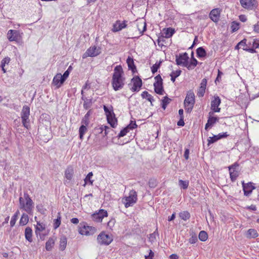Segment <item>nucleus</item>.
<instances>
[{
    "mask_svg": "<svg viewBox=\"0 0 259 259\" xmlns=\"http://www.w3.org/2000/svg\"><path fill=\"white\" fill-rule=\"evenodd\" d=\"M125 78L123 76V71L120 65L116 66L114 69L112 78V85L113 89L118 91L123 88L124 85Z\"/></svg>",
    "mask_w": 259,
    "mask_h": 259,
    "instance_id": "obj_1",
    "label": "nucleus"
},
{
    "mask_svg": "<svg viewBox=\"0 0 259 259\" xmlns=\"http://www.w3.org/2000/svg\"><path fill=\"white\" fill-rule=\"evenodd\" d=\"M20 208L22 209L28 214H32L34 208V203L27 193L24 194V197L19 198Z\"/></svg>",
    "mask_w": 259,
    "mask_h": 259,
    "instance_id": "obj_2",
    "label": "nucleus"
},
{
    "mask_svg": "<svg viewBox=\"0 0 259 259\" xmlns=\"http://www.w3.org/2000/svg\"><path fill=\"white\" fill-rule=\"evenodd\" d=\"M137 193L134 190H132L130 191L128 196L123 197L122 199L124 206L127 208L130 206H133L137 201Z\"/></svg>",
    "mask_w": 259,
    "mask_h": 259,
    "instance_id": "obj_3",
    "label": "nucleus"
},
{
    "mask_svg": "<svg viewBox=\"0 0 259 259\" xmlns=\"http://www.w3.org/2000/svg\"><path fill=\"white\" fill-rule=\"evenodd\" d=\"M97 231L95 227L89 226L86 223H80L78 226V232L82 235L90 236L94 234Z\"/></svg>",
    "mask_w": 259,
    "mask_h": 259,
    "instance_id": "obj_4",
    "label": "nucleus"
},
{
    "mask_svg": "<svg viewBox=\"0 0 259 259\" xmlns=\"http://www.w3.org/2000/svg\"><path fill=\"white\" fill-rule=\"evenodd\" d=\"M30 115V108L26 105L23 107L21 112V117L22 118V123L23 125L27 129L30 128V120L29 119Z\"/></svg>",
    "mask_w": 259,
    "mask_h": 259,
    "instance_id": "obj_5",
    "label": "nucleus"
},
{
    "mask_svg": "<svg viewBox=\"0 0 259 259\" xmlns=\"http://www.w3.org/2000/svg\"><path fill=\"white\" fill-rule=\"evenodd\" d=\"M112 240V237L104 232H101L97 237V241L101 245H109Z\"/></svg>",
    "mask_w": 259,
    "mask_h": 259,
    "instance_id": "obj_6",
    "label": "nucleus"
},
{
    "mask_svg": "<svg viewBox=\"0 0 259 259\" xmlns=\"http://www.w3.org/2000/svg\"><path fill=\"white\" fill-rule=\"evenodd\" d=\"M101 53V49L100 47H97L95 46L89 48L86 52L83 54L82 58L85 59L88 57H95Z\"/></svg>",
    "mask_w": 259,
    "mask_h": 259,
    "instance_id": "obj_7",
    "label": "nucleus"
},
{
    "mask_svg": "<svg viewBox=\"0 0 259 259\" xmlns=\"http://www.w3.org/2000/svg\"><path fill=\"white\" fill-rule=\"evenodd\" d=\"M195 96L194 93L190 91L188 92L186 97L185 99L184 104L185 107L190 106L189 109H190V110H192L194 104L195 103Z\"/></svg>",
    "mask_w": 259,
    "mask_h": 259,
    "instance_id": "obj_8",
    "label": "nucleus"
},
{
    "mask_svg": "<svg viewBox=\"0 0 259 259\" xmlns=\"http://www.w3.org/2000/svg\"><path fill=\"white\" fill-rule=\"evenodd\" d=\"M189 58L187 53L180 54L179 56H176V61L178 65H182L187 67V62Z\"/></svg>",
    "mask_w": 259,
    "mask_h": 259,
    "instance_id": "obj_9",
    "label": "nucleus"
},
{
    "mask_svg": "<svg viewBox=\"0 0 259 259\" xmlns=\"http://www.w3.org/2000/svg\"><path fill=\"white\" fill-rule=\"evenodd\" d=\"M7 37L9 41H18L21 36L20 32L16 30H10L8 32Z\"/></svg>",
    "mask_w": 259,
    "mask_h": 259,
    "instance_id": "obj_10",
    "label": "nucleus"
},
{
    "mask_svg": "<svg viewBox=\"0 0 259 259\" xmlns=\"http://www.w3.org/2000/svg\"><path fill=\"white\" fill-rule=\"evenodd\" d=\"M107 214L108 213L106 210L101 209L98 212L92 214V218L94 221L101 222L104 217H107Z\"/></svg>",
    "mask_w": 259,
    "mask_h": 259,
    "instance_id": "obj_11",
    "label": "nucleus"
},
{
    "mask_svg": "<svg viewBox=\"0 0 259 259\" xmlns=\"http://www.w3.org/2000/svg\"><path fill=\"white\" fill-rule=\"evenodd\" d=\"M132 81L133 83V87L131 89L132 91L133 92L139 91L142 85V79L139 76H136L133 77Z\"/></svg>",
    "mask_w": 259,
    "mask_h": 259,
    "instance_id": "obj_12",
    "label": "nucleus"
},
{
    "mask_svg": "<svg viewBox=\"0 0 259 259\" xmlns=\"http://www.w3.org/2000/svg\"><path fill=\"white\" fill-rule=\"evenodd\" d=\"M221 103V99L218 96H214L211 102V109L214 112H219L221 108L219 107Z\"/></svg>",
    "mask_w": 259,
    "mask_h": 259,
    "instance_id": "obj_13",
    "label": "nucleus"
},
{
    "mask_svg": "<svg viewBox=\"0 0 259 259\" xmlns=\"http://www.w3.org/2000/svg\"><path fill=\"white\" fill-rule=\"evenodd\" d=\"M213 112H209V117L207 120V122L205 124V129L207 130L208 128L211 127L213 126L217 121H219V118L217 117L212 116Z\"/></svg>",
    "mask_w": 259,
    "mask_h": 259,
    "instance_id": "obj_14",
    "label": "nucleus"
},
{
    "mask_svg": "<svg viewBox=\"0 0 259 259\" xmlns=\"http://www.w3.org/2000/svg\"><path fill=\"white\" fill-rule=\"evenodd\" d=\"M221 10L219 9H214L209 13L210 19L214 22L219 21L220 17Z\"/></svg>",
    "mask_w": 259,
    "mask_h": 259,
    "instance_id": "obj_15",
    "label": "nucleus"
},
{
    "mask_svg": "<svg viewBox=\"0 0 259 259\" xmlns=\"http://www.w3.org/2000/svg\"><path fill=\"white\" fill-rule=\"evenodd\" d=\"M64 82V79H62V74L61 73H58L54 77L52 83L54 85L56 86L57 89H58L61 87Z\"/></svg>",
    "mask_w": 259,
    "mask_h": 259,
    "instance_id": "obj_16",
    "label": "nucleus"
},
{
    "mask_svg": "<svg viewBox=\"0 0 259 259\" xmlns=\"http://www.w3.org/2000/svg\"><path fill=\"white\" fill-rule=\"evenodd\" d=\"M242 187L245 196L249 195L252 193V190L255 189V187L252 186V183L250 182L245 184L244 182H242Z\"/></svg>",
    "mask_w": 259,
    "mask_h": 259,
    "instance_id": "obj_17",
    "label": "nucleus"
},
{
    "mask_svg": "<svg viewBox=\"0 0 259 259\" xmlns=\"http://www.w3.org/2000/svg\"><path fill=\"white\" fill-rule=\"evenodd\" d=\"M241 6L245 9L252 10L256 3L255 0H240Z\"/></svg>",
    "mask_w": 259,
    "mask_h": 259,
    "instance_id": "obj_18",
    "label": "nucleus"
},
{
    "mask_svg": "<svg viewBox=\"0 0 259 259\" xmlns=\"http://www.w3.org/2000/svg\"><path fill=\"white\" fill-rule=\"evenodd\" d=\"M126 21H124L123 22H121L119 20H117L113 25V27L112 28V31L113 32H118L123 28H124L126 27Z\"/></svg>",
    "mask_w": 259,
    "mask_h": 259,
    "instance_id": "obj_19",
    "label": "nucleus"
},
{
    "mask_svg": "<svg viewBox=\"0 0 259 259\" xmlns=\"http://www.w3.org/2000/svg\"><path fill=\"white\" fill-rule=\"evenodd\" d=\"M228 136V135L227 133H224L222 134H219L218 135H214L212 137H209L208 138V144L213 143L217 142L218 140L224 138H226Z\"/></svg>",
    "mask_w": 259,
    "mask_h": 259,
    "instance_id": "obj_20",
    "label": "nucleus"
},
{
    "mask_svg": "<svg viewBox=\"0 0 259 259\" xmlns=\"http://www.w3.org/2000/svg\"><path fill=\"white\" fill-rule=\"evenodd\" d=\"M206 83L207 80L205 78H203L201 81L199 89H198L197 94L198 97H202L204 96L206 89Z\"/></svg>",
    "mask_w": 259,
    "mask_h": 259,
    "instance_id": "obj_21",
    "label": "nucleus"
},
{
    "mask_svg": "<svg viewBox=\"0 0 259 259\" xmlns=\"http://www.w3.org/2000/svg\"><path fill=\"white\" fill-rule=\"evenodd\" d=\"M137 27L139 31V34L142 35L146 30V23L144 20H140L137 23Z\"/></svg>",
    "mask_w": 259,
    "mask_h": 259,
    "instance_id": "obj_22",
    "label": "nucleus"
},
{
    "mask_svg": "<svg viewBox=\"0 0 259 259\" xmlns=\"http://www.w3.org/2000/svg\"><path fill=\"white\" fill-rule=\"evenodd\" d=\"M81 99L84 101L83 106V108L85 109L90 108L95 102V100H93L92 98L88 99L84 97V96H82Z\"/></svg>",
    "mask_w": 259,
    "mask_h": 259,
    "instance_id": "obj_23",
    "label": "nucleus"
},
{
    "mask_svg": "<svg viewBox=\"0 0 259 259\" xmlns=\"http://www.w3.org/2000/svg\"><path fill=\"white\" fill-rule=\"evenodd\" d=\"M154 87L155 92L159 95L163 94V88L162 86V82H154Z\"/></svg>",
    "mask_w": 259,
    "mask_h": 259,
    "instance_id": "obj_24",
    "label": "nucleus"
},
{
    "mask_svg": "<svg viewBox=\"0 0 259 259\" xmlns=\"http://www.w3.org/2000/svg\"><path fill=\"white\" fill-rule=\"evenodd\" d=\"M108 122L112 127H115L117 125V120L115 117L114 113L111 115L107 116Z\"/></svg>",
    "mask_w": 259,
    "mask_h": 259,
    "instance_id": "obj_25",
    "label": "nucleus"
},
{
    "mask_svg": "<svg viewBox=\"0 0 259 259\" xmlns=\"http://www.w3.org/2000/svg\"><path fill=\"white\" fill-rule=\"evenodd\" d=\"M126 63L127 64L128 68L132 70L133 72H135V71L136 70V67L134 64L133 59L128 56L126 59Z\"/></svg>",
    "mask_w": 259,
    "mask_h": 259,
    "instance_id": "obj_26",
    "label": "nucleus"
},
{
    "mask_svg": "<svg viewBox=\"0 0 259 259\" xmlns=\"http://www.w3.org/2000/svg\"><path fill=\"white\" fill-rule=\"evenodd\" d=\"M32 229L30 227L26 228L25 230V236L26 240H27L29 242H31L32 241Z\"/></svg>",
    "mask_w": 259,
    "mask_h": 259,
    "instance_id": "obj_27",
    "label": "nucleus"
},
{
    "mask_svg": "<svg viewBox=\"0 0 259 259\" xmlns=\"http://www.w3.org/2000/svg\"><path fill=\"white\" fill-rule=\"evenodd\" d=\"M257 236V231L253 229H249L246 233V237L248 238H254Z\"/></svg>",
    "mask_w": 259,
    "mask_h": 259,
    "instance_id": "obj_28",
    "label": "nucleus"
},
{
    "mask_svg": "<svg viewBox=\"0 0 259 259\" xmlns=\"http://www.w3.org/2000/svg\"><path fill=\"white\" fill-rule=\"evenodd\" d=\"M197 63L198 61H197V60L194 57H193L192 58H191L190 63H189L188 62H187V66L186 67L188 68V70H192L196 66Z\"/></svg>",
    "mask_w": 259,
    "mask_h": 259,
    "instance_id": "obj_29",
    "label": "nucleus"
},
{
    "mask_svg": "<svg viewBox=\"0 0 259 259\" xmlns=\"http://www.w3.org/2000/svg\"><path fill=\"white\" fill-rule=\"evenodd\" d=\"M73 168L72 167H67V168L66 169V170L65 171V178L67 179L70 180L73 177Z\"/></svg>",
    "mask_w": 259,
    "mask_h": 259,
    "instance_id": "obj_30",
    "label": "nucleus"
},
{
    "mask_svg": "<svg viewBox=\"0 0 259 259\" xmlns=\"http://www.w3.org/2000/svg\"><path fill=\"white\" fill-rule=\"evenodd\" d=\"M141 96L143 99H146L148 101L150 102L151 105H153L152 102L154 101L153 98L150 94L148 93V92H143L141 94Z\"/></svg>",
    "mask_w": 259,
    "mask_h": 259,
    "instance_id": "obj_31",
    "label": "nucleus"
},
{
    "mask_svg": "<svg viewBox=\"0 0 259 259\" xmlns=\"http://www.w3.org/2000/svg\"><path fill=\"white\" fill-rule=\"evenodd\" d=\"M67 245V238L65 236H63L60 238V249L62 251L64 250L66 247Z\"/></svg>",
    "mask_w": 259,
    "mask_h": 259,
    "instance_id": "obj_32",
    "label": "nucleus"
},
{
    "mask_svg": "<svg viewBox=\"0 0 259 259\" xmlns=\"http://www.w3.org/2000/svg\"><path fill=\"white\" fill-rule=\"evenodd\" d=\"M29 221L28 216L25 213H23L20 219L19 224L21 226H24L26 225Z\"/></svg>",
    "mask_w": 259,
    "mask_h": 259,
    "instance_id": "obj_33",
    "label": "nucleus"
},
{
    "mask_svg": "<svg viewBox=\"0 0 259 259\" xmlns=\"http://www.w3.org/2000/svg\"><path fill=\"white\" fill-rule=\"evenodd\" d=\"M179 217L181 219L184 221H187L189 219L190 214L188 211H183L179 213Z\"/></svg>",
    "mask_w": 259,
    "mask_h": 259,
    "instance_id": "obj_34",
    "label": "nucleus"
},
{
    "mask_svg": "<svg viewBox=\"0 0 259 259\" xmlns=\"http://www.w3.org/2000/svg\"><path fill=\"white\" fill-rule=\"evenodd\" d=\"M196 53L198 57H204L206 55V51L202 47L198 48L196 50Z\"/></svg>",
    "mask_w": 259,
    "mask_h": 259,
    "instance_id": "obj_35",
    "label": "nucleus"
},
{
    "mask_svg": "<svg viewBox=\"0 0 259 259\" xmlns=\"http://www.w3.org/2000/svg\"><path fill=\"white\" fill-rule=\"evenodd\" d=\"M20 214V212L19 210H17L15 214L12 217L11 220L10 221V225L11 227H13L15 225L16 222L18 219V215Z\"/></svg>",
    "mask_w": 259,
    "mask_h": 259,
    "instance_id": "obj_36",
    "label": "nucleus"
},
{
    "mask_svg": "<svg viewBox=\"0 0 259 259\" xmlns=\"http://www.w3.org/2000/svg\"><path fill=\"white\" fill-rule=\"evenodd\" d=\"M181 70H178L176 71H174L170 74L171 76V80L174 82L175 81L176 78L180 75L181 73Z\"/></svg>",
    "mask_w": 259,
    "mask_h": 259,
    "instance_id": "obj_37",
    "label": "nucleus"
},
{
    "mask_svg": "<svg viewBox=\"0 0 259 259\" xmlns=\"http://www.w3.org/2000/svg\"><path fill=\"white\" fill-rule=\"evenodd\" d=\"M229 173L231 181L232 182H234L239 176L238 171H237L236 170H233L229 171Z\"/></svg>",
    "mask_w": 259,
    "mask_h": 259,
    "instance_id": "obj_38",
    "label": "nucleus"
},
{
    "mask_svg": "<svg viewBox=\"0 0 259 259\" xmlns=\"http://www.w3.org/2000/svg\"><path fill=\"white\" fill-rule=\"evenodd\" d=\"M174 33L175 30L174 29L171 28H168L164 32V34H165V37L169 38L173 35Z\"/></svg>",
    "mask_w": 259,
    "mask_h": 259,
    "instance_id": "obj_39",
    "label": "nucleus"
},
{
    "mask_svg": "<svg viewBox=\"0 0 259 259\" xmlns=\"http://www.w3.org/2000/svg\"><path fill=\"white\" fill-rule=\"evenodd\" d=\"M199 239L202 241H205L208 238L207 233L204 231H201L199 234Z\"/></svg>",
    "mask_w": 259,
    "mask_h": 259,
    "instance_id": "obj_40",
    "label": "nucleus"
},
{
    "mask_svg": "<svg viewBox=\"0 0 259 259\" xmlns=\"http://www.w3.org/2000/svg\"><path fill=\"white\" fill-rule=\"evenodd\" d=\"M45 229V225L42 224H41L40 222H37V225L35 227V233L36 235H37L38 232L42 231L44 230Z\"/></svg>",
    "mask_w": 259,
    "mask_h": 259,
    "instance_id": "obj_41",
    "label": "nucleus"
},
{
    "mask_svg": "<svg viewBox=\"0 0 259 259\" xmlns=\"http://www.w3.org/2000/svg\"><path fill=\"white\" fill-rule=\"evenodd\" d=\"M93 173L92 172H89L85 178L84 179V186H85L86 184L89 183L90 185H93V181L91 180V179L93 176Z\"/></svg>",
    "mask_w": 259,
    "mask_h": 259,
    "instance_id": "obj_42",
    "label": "nucleus"
},
{
    "mask_svg": "<svg viewBox=\"0 0 259 259\" xmlns=\"http://www.w3.org/2000/svg\"><path fill=\"white\" fill-rule=\"evenodd\" d=\"M87 131V128L86 126L84 125H82L80 127L79 130V138L81 140L83 139V135Z\"/></svg>",
    "mask_w": 259,
    "mask_h": 259,
    "instance_id": "obj_43",
    "label": "nucleus"
},
{
    "mask_svg": "<svg viewBox=\"0 0 259 259\" xmlns=\"http://www.w3.org/2000/svg\"><path fill=\"white\" fill-rule=\"evenodd\" d=\"M54 244V240L52 238H50L46 244V248L47 250H50Z\"/></svg>",
    "mask_w": 259,
    "mask_h": 259,
    "instance_id": "obj_44",
    "label": "nucleus"
},
{
    "mask_svg": "<svg viewBox=\"0 0 259 259\" xmlns=\"http://www.w3.org/2000/svg\"><path fill=\"white\" fill-rule=\"evenodd\" d=\"M171 99L165 96L162 100V108L165 110L167 105L170 103Z\"/></svg>",
    "mask_w": 259,
    "mask_h": 259,
    "instance_id": "obj_45",
    "label": "nucleus"
},
{
    "mask_svg": "<svg viewBox=\"0 0 259 259\" xmlns=\"http://www.w3.org/2000/svg\"><path fill=\"white\" fill-rule=\"evenodd\" d=\"M61 219L60 214L58 213L57 218L54 220V228L55 229H56L60 226L61 224Z\"/></svg>",
    "mask_w": 259,
    "mask_h": 259,
    "instance_id": "obj_46",
    "label": "nucleus"
},
{
    "mask_svg": "<svg viewBox=\"0 0 259 259\" xmlns=\"http://www.w3.org/2000/svg\"><path fill=\"white\" fill-rule=\"evenodd\" d=\"M179 184L181 188L184 189H186L188 187L189 182L188 181L180 180L179 181Z\"/></svg>",
    "mask_w": 259,
    "mask_h": 259,
    "instance_id": "obj_47",
    "label": "nucleus"
},
{
    "mask_svg": "<svg viewBox=\"0 0 259 259\" xmlns=\"http://www.w3.org/2000/svg\"><path fill=\"white\" fill-rule=\"evenodd\" d=\"M246 39H243L241 41L238 43V46H240V48H242L244 50H246L248 47L246 45Z\"/></svg>",
    "mask_w": 259,
    "mask_h": 259,
    "instance_id": "obj_48",
    "label": "nucleus"
},
{
    "mask_svg": "<svg viewBox=\"0 0 259 259\" xmlns=\"http://www.w3.org/2000/svg\"><path fill=\"white\" fill-rule=\"evenodd\" d=\"M161 63V62L160 61L158 63H155L151 67V71L153 74H154L157 71L158 69L160 67Z\"/></svg>",
    "mask_w": 259,
    "mask_h": 259,
    "instance_id": "obj_49",
    "label": "nucleus"
},
{
    "mask_svg": "<svg viewBox=\"0 0 259 259\" xmlns=\"http://www.w3.org/2000/svg\"><path fill=\"white\" fill-rule=\"evenodd\" d=\"M149 186L150 188H155L157 184L156 180L154 179H151L149 181Z\"/></svg>",
    "mask_w": 259,
    "mask_h": 259,
    "instance_id": "obj_50",
    "label": "nucleus"
},
{
    "mask_svg": "<svg viewBox=\"0 0 259 259\" xmlns=\"http://www.w3.org/2000/svg\"><path fill=\"white\" fill-rule=\"evenodd\" d=\"M128 132L129 130H128V127H126L120 132L118 135V137L119 138L122 137L124 136Z\"/></svg>",
    "mask_w": 259,
    "mask_h": 259,
    "instance_id": "obj_51",
    "label": "nucleus"
},
{
    "mask_svg": "<svg viewBox=\"0 0 259 259\" xmlns=\"http://www.w3.org/2000/svg\"><path fill=\"white\" fill-rule=\"evenodd\" d=\"M10 58L9 57H6L3 59L1 62V66H5L6 64H8L10 62Z\"/></svg>",
    "mask_w": 259,
    "mask_h": 259,
    "instance_id": "obj_52",
    "label": "nucleus"
},
{
    "mask_svg": "<svg viewBox=\"0 0 259 259\" xmlns=\"http://www.w3.org/2000/svg\"><path fill=\"white\" fill-rule=\"evenodd\" d=\"M104 110L105 112V114H106V116H109V115H111V114H113V111H111L107 107H106L105 105L104 106Z\"/></svg>",
    "mask_w": 259,
    "mask_h": 259,
    "instance_id": "obj_53",
    "label": "nucleus"
},
{
    "mask_svg": "<svg viewBox=\"0 0 259 259\" xmlns=\"http://www.w3.org/2000/svg\"><path fill=\"white\" fill-rule=\"evenodd\" d=\"M137 125L136 124V121H132L131 122L130 124L128 125H127L126 126V127H128V130H129V129L133 130L134 128H135L136 127H137Z\"/></svg>",
    "mask_w": 259,
    "mask_h": 259,
    "instance_id": "obj_54",
    "label": "nucleus"
},
{
    "mask_svg": "<svg viewBox=\"0 0 259 259\" xmlns=\"http://www.w3.org/2000/svg\"><path fill=\"white\" fill-rule=\"evenodd\" d=\"M197 241V237L196 235H192L189 239V242L191 244L195 243Z\"/></svg>",
    "mask_w": 259,
    "mask_h": 259,
    "instance_id": "obj_55",
    "label": "nucleus"
},
{
    "mask_svg": "<svg viewBox=\"0 0 259 259\" xmlns=\"http://www.w3.org/2000/svg\"><path fill=\"white\" fill-rule=\"evenodd\" d=\"M71 67V66H70L68 68V69L67 70H66L64 73V74L62 75V79H64V82L65 81V80L66 79V78L68 77L69 76V68Z\"/></svg>",
    "mask_w": 259,
    "mask_h": 259,
    "instance_id": "obj_56",
    "label": "nucleus"
},
{
    "mask_svg": "<svg viewBox=\"0 0 259 259\" xmlns=\"http://www.w3.org/2000/svg\"><path fill=\"white\" fill-rule=\"evenodd\" d=\"M239 166L238 163H235L229 167V171L236 170V168Z\"/></svg>",
    "mask_w": 259,
    "mask_h": 259,
    "instance_id": "obj_57",
    "label": "nucleus"
},
{
    "mask_svg": "<svg viewBox=\"0 0 259 259\" xmlns=\"http://www.w3.org/2000/svg\"><path fill=\"white\" fill-rule=\"evenodd\" d=\"M153 256H154L153 252L151 250H150L149 255L148 256L145 255V259H152V258L153 257Z\"/></svg>",
    "mask_w": 259,
    "mask_h": 259,
    "instance_id": "obj_58",
    "label": "nucleus"
},
{
    "mask_svg": "<svg viewBox=\"0 0 259 259\" xmlns=\"http://www.w3.org/2000/svg\"><path fill=\"white\" fill-rule=\"evenodd\" d=\"M155 79L156 80L155 82H162V79L159 74L155 77Z\"/></svg>",
    "mask_w": 259,
    "mask_h": 259,
    "instance_id": "obj_59",
    "label": "nucleus"
},
{
    "mask_svg": "<svg viewBox=\"0 0 259 259\" xmlns=\"http://www.w3.org/2000/svg\"><path fill=\"white\" fill-rule=\"evenodd\" d=\"M189 155V150L188 149H186L184 152V157L186 159H188Z\"/></svg>",
    "mask_w": 259,
    "mask_h": 259,
    "instance_id": "obj_60",
    "label": "nucleus"
},
{
    "mask_svg": "<svg viewBox=\"0 0 259 259\" xmlns=\"http://www.w3.org/2000/svg\"><path fill=\"white\" fill-rule=\"evenodd\" d=\"M178 125L179 126H184L185 124V122L184 121V118H180L179 121L177 123Z\"/></svg>",
    "mask_w": 259,
    "mask_h": 259,
    "instance_id": "obj_61",
    "label": "nucleus"
},
{
    "mask_svg": "<svg viewBox=\"0 0 259 259\" xmlns=\"http://www.w3.org/2000/svg\"><path fill=\"white\" fill-rule=\"evenodd\" d=\"M239 19L241 21L244 22L247 20L246 16L244 15H241L239 16Z\"/></svg>",
    "mask_w": 259,
    "mask_h": 259,
    "instance_id": "obj_62",
    "label": "nucleus"
},
{
    "mask_svg": "<svg viewBox=\"0 0 259 259\" xmlns=\"http://www.w3.org/2000/svg\"><path fill=\"white\" fill-rule=\"evenodd\" d=\"M71 222L74 224H77L79 223V220L77 218H72L71 220Z\"/></svg>",
    "mask_w": 259,
    "mask_h": 259,
    "instance_id": "obj_63",
    "label": "nucleus"
},
{
    "mask_svg": "<svg viewBox=\"0 0 259 259\" xmlns=\"http://www.w3.org/2000/svg\"><path fill=\"white\" fill-rule=\"evenodd\" d=\"M254 30L257 32L259 33V24H257L254 25Z\"/></svg>",
    "mask_w": 259,
    "mask_h": 259,
    "instance_id": "obj_64",
    "label": "nucleus"
}]
</instances>
